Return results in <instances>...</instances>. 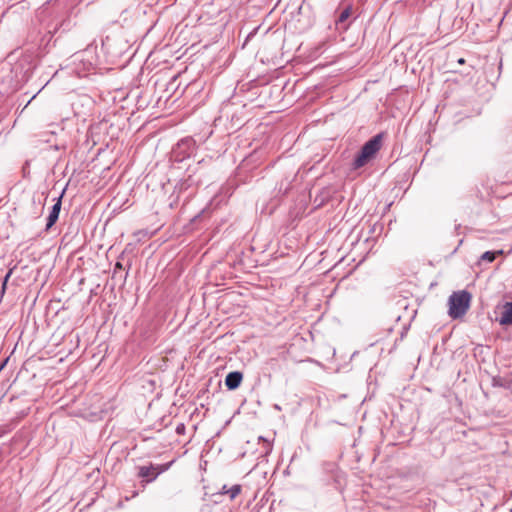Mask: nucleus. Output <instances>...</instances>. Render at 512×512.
I'll use <instances>...</instances> for the list:
<instances>
[{
  "label": "nucleus",
  "instance_id": "1",
  "mask_svg": "<svg viewBox=\"0 0 512 512\" xmlns=\"http://www.w3.org/2000/svg\"><path fill=\"white\" fill-rule=\"evenodd\" d=\"M383 139L384 133L380 132L365 142L351 164L352 169L358 170L374 159L382 147Z\"/></svg>",
  "mask_w": 512,
  "mask_h": 512
},
{
  "label": "nucleus",
  "instance_id": "2",
  "mask_svg": "<svg viewBox=\"0 0 512 512\" xmlns=\"http://www.w3.org/2000/svg\"><path fill=\"white\" fill-rule=\"evenodd\" d=\"M471 294L466 291L453 292L449 297V316L457 319L465 315L469 309Z\"/></svg>",
  "mask_w": 512,
  "mask_h": 512
},
{
  "label": "nucleus",
  "instance_id": "3",
  "mask_svg": "<svg viewBox=\"0 0 512 512\" xmlns=\"http://www.w3.org/2000/svg\"><path fill=\"white\" fill-rule=\"evenodd\" d=\"M195 151V141L191 137H186L178 141L171 151V159L174 162H183L191 157Z\"/></svg>",
  "mask_w": 512,
  "mask_h": 512
},
{
  "label": "nucleus",
  "instance_id": "4",
  "mask_svg": "<svg viewBox=\"0 0 512 512\" xmlns=\"http://www.w3.org/2000/svg\"><path fill=\"white\" fill-rule=\"evenodd\" d=\"M64 192H65V190L62 191L61 195L57 198V201L51 207L50 213L47 218V223H46V228H45L46 231L51 229L52 226L56 223V221L59 218V214L61 211V205H62V196H63Z\"/></svg>",
  "mask_w": 512,
  "mask_h": 512
},
{
  "label": "nucleus",
  "instance_id": "5",
  "mask_svg": "<svg viewBox=\"0 0 512 512\" xmlns=\"http://www.w3.org/2000/svg\"><path fill=\"white\" fill-rule=\"evenodd\" d=\"M497 321L501 326L512 325V301L503 304L500 317L497 318Z\"/></svg>",
  "mask_w": 512,
  "mask_h": 512
},
{
  "label": "nucleus",
  "instance_id": "6",
  "mask_svg": "<svg viewBox=\"0 0 512 512\" xmlns=\"http://www.w3.org/2000/svg\"><path fill=\"white\" fill-rule=\"evenodd\" d=\"M243 379V374L240 371H232L229 372L225 378V385L228 390H235L237 389Z\"/></svg>",
  "mask_w": 512,
  "mask_h": 512
},
{
  "label": "nucleus",
  "instance_id": "7",
  "mask_svg": "<svg viewBox=\"0 0 512 512\" xmlns=\"http://www.w3.org/2000/svg\"><path fill=\"white\" fill-rule=\"evenodd\" d=\"M155 470L156 467L153 464H150V466H140L138 476L144 479L146 483H151L152 481H149V479L152 477Z\"/></svg>",
  "mask_w": 512,
  "mask_h": 512
},
{
  "label": "nucleus",
  "instance_id": "8",
  "mask_svg": "<svg viewBox=\"0 0 512 512\" xmlns=\"http://www.w3.org/2000/svg\"><path fill=\"white\" fill-rule=\"evenodd\" d=\"M502 253V250L486 251L481 255L480 262L492 263L496 259V257Z\"/></svg>",
  "mask_w": 512,
  "mask_h": 512
},
{
  "label": "nucleus",
  "instance_id": "9",
  "mask_svg": "<svg viewBox=\"0 0 512 512\" xmlns=\"http://www.w3.org/2000/svg\"><path fill=\"white\" fill-rule=\"evenodd\" d=\"M174 461H171V462H168V463H165V464H161V465H155L156 467V470L155 472L153 473L152 477L149 479V481H154L156 480V478L163 472L167 471L171 465L173 464Z\"/></svg>",
  "mask_w": 512,
  "mask_h": 512
},
{
  "label": "nucleus",
  "instance_id": "10",
  "mask_svg": "<svg viewBox=\"0 0 512 512\" xmlns=\"http://www.w3.org/2000/svg\"><path fill=\"white\" fill-rule=\"evenodd\" d=\"M350 16H351V7L349 6L340 12V14L337 17L336 24L337 25L344 24Z\"/></svg>",
  "mask_w": 512,
  "mask_h": 512
},
{
  "label": "nucleus",
  "instance_id": "11",
  "mask_svg": "<svg viewBox=\"0 0 512 512\" xmlns=\"http://www.w3.org/2000/svg\"><path fill=\"white\" fill-rule=\"evenodd\" d=\"M240 492H241V485H239V484H235L228 490L224 491V493L229 495L230 499L236 498Z\"/></svg>",
  "mask_w": 512,
  "mask_h": 512
},
{
  "label": "nucleus",
  "instance_id": "12",
  "mask_svg": "<svg viewBox=\"0 0 512 512\" xmlns=\"http://www.w3.org/2000/svg\"><path fill=\"white\" fill-rule=\"evenodd\" d=\"M123 269V264L121 262H116L114 265L113 274L116 275L118 271Z\"/></svg>",
  "mask_w": 512,
  "mask_h": 512
},
{
  "label": "nucleus",
  "instance_id": "13",
  "mask_svg": "<svg viewBox=\"0 0 512 512\" xmlns=\"http://www.w3.org/2000/svg\"><path fill=\"white\" fill-rule=\"evenodd\" d=\"M288 190H289V184L285 188H283V183L280 184L279 189H278L279 193H282L283 195L287 194Z\"/></svg>",
  "mask_w": 512,
  "mask_h": 512
},
{
  "label": "nucleus",
  "instance_id": "14",
  "mask_svg": "<svg viewBox=\"0 0 512 512\" xmlns=\"http://www.w3.org/2000/svg\"><path fill=\"white\" fill-rule=\"evenodd\" d=\"M256 31H257V29L253 30L252 32H250V33L247 35V37H246V39H245V41H244V43H243V47H245V45L247 44V42H248V41H249V40L254 36V34L256 33Z\"/></svg>",
  "mask_w": 512,
  "mask_h": 512
},
{
  "label": "nucleus",
  "instance_id": "15",
  "mask_svg": "<svg viewBox=\"0 0 512 512\" xmlns=\"http://www.w3.org/2000/svg\"><path fill=\"white\" fill-rule=\"evenodd\" d=\"M11 274H12V270H9L8 273L5 275L4 280H3V289H5L6 283H7L8 279L10 278Z\"/></svg>",
  "mask_w": 512,
  "mask_h": 512
},
{
  "label": "nucleus",
  "instance_id": "16",
  "mask_svg": "<svg viewBox=\"0 0 512 512\" xmlns=\"http://www.w3.org/2000/svg\"><path fill=\"white\" fill-rule=\"evenodd\" d=\"M8 361V358L5 359L2 363H0V372L3 370V368L5 367L6 363Z\"/></svg>",
  "mask_w": 512,
  "mask_h": 512
},
{
  "label": "nucleus",
  "instance_id": "17",
  "mask_svg": "<svg viewBox=\"0 0 512 512\" xmlns=\"http://www.w3.org/2000/svg\"><path fill=\"white\" fill-rule=\"evenodd\" d=\"M176 204H177V197L172 202H170L169 205L171 208H173Z\"/></svg>",
  "mask_w": 512,
  "mask_h": 512
},
{
  "label": "nucleus",
  "instance_id": "18",
  "mask_svg": "<svg viewBox=\"0 0 512 512\" xmlns=\"http://www.w3.org/2000/svg\"><path fill=\"white\" fill-rule=\"evenodd\" d=\"M184 430V426L183 425H179L176 429L177 433H181V431Z\"/></svg>",
  "mask_w": 512,
  "mask_h": 512
},
{
  "label": "nucleus",
  "instance_id": "19",
  "mask_svg": "<svg viewBox=\"0 0 512 512\" xmlns=\"http://www.w3.org/2000/svg\"><path fill=\"white\" fill-rule=\"evenodd\" d=\"M457 62L459 64H464L465 63V59L464 58H459Z\"/></svg>",
  "mask_w": 512,
  "mask_h": 512
}]
</instances>
